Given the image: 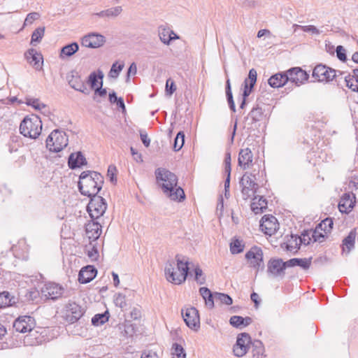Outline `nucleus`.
Instances as JSON below:
<instances>
[{
    "label": "nucleus",
    "mask_w": 358,
    "mask_h": 358,
    "mask_svg": "<svg viewBox=\"0 0 358 358\" xmlns=\"http://www.w3.org/2000/svg\"><path fill=\"white\" fill-rule=\"evenodd\" d=\"M253 155L249 148L241 149L238 154V165L243 169H249L252 164Z\"/></svg>",
    "instance_id": "22"
},
{
    "label": "nucleus",
    "mask_w": 358,
    "mask_h": 358,
    "mask_svg": "<svg viewBox=\"0 0 358 358\" xmlns=\"http://www.w3.org/2000/svg\"><path fill=\"white\" fill-rule=\"evenodd\" d=\"M240 184L242 186V194L245 196L244 199L255 196L258 188L255 182V176L252 174H244L241 179Z\"/></svg>",
    "instance_id": "7"
},
{
    "label": "nucleus",
    "mask_w": 358,
    "mask_h": 358,
    "mask_svg": "<svg viewBox=\"0 0 358 358\" xmlns=\"http://www.w3.org/2000/svg\"><path fill=\"white\" fill-rule=\"evenodd\" d=\"M174 261H169L165 266V275L166 280L175 285H180L187 278L188 271L192 263L189 262V258L182 255H176Z\"/></svg>",
    "instance_id": "2"
},
{
    "label": "nucleus",
    "mask_w": 358,
    "mask_h": 358,
    "mask_svg": "<svg viewBox=\"0 0 358 358\" xmlns=\"http://www.w3.org/2000/svg\"><path fill=\"white\" fill-rule=\"evenodd\" d=\"M257 71L255 69H251L249 71L248 78L246 79L248 81V84H250L251 87H254V85H255L257 81Z\"/></svg>",
    "instance_id": "56"
},
{
    "label": "nucleus",
    "mask_w": 358,
    "mask_h": 358,
    "mask_svg": "<svg viewBox=\"0 0 358 358\" xmlns=\"http://www.w3.org/2000/svg\"><path fill=\"white\" fill-rule=\"evenodd\" d=\"M214 297L215 300L223 304L231 305L233 302L232 299L226 294L216 292Z\"/></svg>",
    "instance_id": "49"
},
{
    "label": "nucleus",
    "mask_w": 358,
    "mask_h": 358,
    "mask_svg": "<svg viewBox=\"0 0 358 358\" xmlns=\"http://www.w3.org/2000/svg\"><path fill=\"white\" fill-rule=\"evenodd\" d=\"M251 345L252 353L254 358H264L266 357L264 347L261 341L255 340Z\"/></svg>",
    "instance_id": "33"
},
{
    "label": "nucleus",
    "mask_w": 358,
    "mask_h": 358,
    "mask_svg": "<svg viewBox=\"0 0 358 358\" xmlns=\"http://www.w3.org/2000/svg\"><path fill=\"white\" fill-rule=\"evenodd\" d=\"M101 226L97 222L89 223L86 226V234L90 239L96 240L101 235Z\"/></svg>",
    "instance_id": "27"
},
{
    "label": "nucleus",
    "mask_w": 358,
    "mask_h": 358,
    "mask_svg": "<svg viewBox=\"0 0 358 358\" xmlns=\"http://www.w3.org/2000/svg\"><path fill=\"white\" fill-rule=\"evenodd\" d=\"M87 255L92 260H96L98 259V250L94 245H92V244H90V248L87 249Z\"/></svg>",
    "instance_id": "57"
},
{
    "label": "nucleus",
    "mask_w": 358,
    "mask_h": 358,
    "mask_svg": "<svg viewBox=\"0 0 358 358\" xmlns=\"http://www.w3.org/2000/svg\"><path fill=\"white\" fill-rule=\"evenodd\" d=\"M27 62L36 69L41 70L43 64V57L34 49H29L24 54Z\"/></svg>",
    "instance_id": "20"
},
{
    "label": "nucleus",
    "mask_w": 358,
    "mask_h": 358,
    "mask_svg": "<svg viewBox=\"0 0 358 358\" xmlns=\"http://www.w3.org/2000/svg\"><path fill=\"white\" fill-rule=\"evenodd\" d=\"M176 90L174 81L171 78H169L166 83V94L171 96Z\"/></svg>",
    "instance_id": "52"
},
{
    "label": "nucleus",
    "mask_w": 358,
    "mask_h": 358,
    "mask_svg": "<svg viewBox=\"0 0 358 358\" xmlns=\"http://www.w3.org/2000/svg\"><path fill=\"white\" fill-rule=\"evenodd\" d=\"M158 35L160 41L165 45H169L171 41L179 38L178 36H176V37H172L171 30L169 28H166L162 26L159 27Z\"/></svg>",
    "instance_id": "30"
},
{
    "label": "nucleus",
    "mask_w": 358,
    "mask_h": 358,
    "mask_svg": "<svg viewBox=\"0 0 358 358\" xmlns=\"http://www.w3.org/2000/svg\"><path fill=\"white\" fill-rule=\"evenodd\" d=\"M226 96L227 98L229 105L234 103L233 100L229 79H227L226 81Z\"/></svg>",
    "instance_id": "58"
},
{
    "label": "nucleus",
    "mask_w": 358,
    "mask_h": 358,
    "mask_svg": "<svg viewBox=\"0 0 358 358\" xmlns=\"http://www.w3.org/2000/svg\"><path fill=\"white\" fill-rule=\"evenodd\" d=\"M336 55H337V57L341 61L344 62L347 59L346 54H345V50L341 45L337 46V48H336Z\"/></svg>",
    "instance_id": "61"
},
{
    "label": "nucleus",
    "mask_w": 358,
    "mask_h": 358,
    "mask_svg": "<svg viewBox=\"0 0 358 358\" xmlns=\"http://www.w3.org/2000/svg\"><path fill=\"white\" fill-rule=\"evenodd\" d=\"M36 322L34 317L28 315L20 316L13 322V327L20 333H27L33 331Z\"/></svg>",
    "instance_id": "9"
},
{
    "label": "nucleus",
    "mask_w": 358,
    "mask_h": 358,
    "mask_svg": "<svg viewBox=\"0 0 358 358\" xmlns=\"http://www.w3.org/2000/svg\"><path fill=\"white\" fill-rule=\"evenodd\" d=\"M96 269L93 266L83 267L79 272L78 280L82 284H86L92 281L96 276Z\"/></svg>",
    "instance_id": "23"
},
{
    "label": "nucleus",
    "mask_w": 358,
    "mask_h": 358,
    "mask_svg": "<svg viewBox=\"0 0 358 358\" xmlns=\"http://www.w3.org/2000/svg\"><path fill=\"white\" fill-rule=\"evenodd\" d=\"M155 176L157 184L170 199L180 201L185 199L184 191L177 185L178 178L173 173L164 168H158L155 171Z\"/></svg>",
    "instance_id": "1"
},
{
    "label": "nucleus",
    "mask_w": 358,
    "mask_h": 358,
    "mask_svg": "<svg viewBox=\"0 0 358 358\" xmlns=\"http://www.w3.org/2000/svg\"><path fill=\"white\" fill-rule=\"evenodd\" d=\"M301 242V240L299 237L291 235L290 237L287 238V241L281 245V248L288 252L295 253L299 248Z\"/></svg>",
    "instance_id": "24"
},
{
    "label": "nucleus",
    "mask_w": 358,
    "mask_h": 358,
    "mask_svg": "<svg viewBox=\"0 0 358 358\" xmlns=\"http://www.w3.org/2000/svg\"><path fill=\"white\" fill-rule=\"evenodd\" d=\"M311 258H293L286 262L287 267L299 266L303 269H308L311 265Z\"/></svg>",
    "instance_id": "32"
},
{
    "label": "nucleus",
    "mask_w": 358,
    "mask_h": 358,
    "mask_svg": "<svg viewBox=\"0 0 358 358\" xmlns=\"http://www.w3.org/2000/svg\"><path fill=\"white\" fill-rule=\"evenodd\" d=\"M104 36L97 34H90L82 39V45L87 48H96L104 43Z\"/></svg>",
    "instance_id": "17"
},
{
    "label": "nucleus",
    "mask_w": 358,
    "mask_h": 358,
    "mask_svg": "<svg viewBox=\"0 0 358 358\" xmlns=\"http://www.w3.org/2000/svg\"><path fill=\"white\" fill-rule=\"evenodd\" d=\"M355 203V196L353 194L345 193L343 195L338 203V208L341 213H348L351 211Z\"/></svg>",
    "instance_id": "21"
},
{
    "label": "nucleus",
    "mask_w": 358,
    "mask_h": 358,
    "mask_svg": "<svg viewBox=\"0 0 358 358\" xmlns=\"http://www.w3.org/2000/svg\"><path fill=\"white\" fill-rule=\"evenodd\" d=\"M333 220L331 218H326L322 220L317 227L323 231L325 234L330 233L333 227Z\"/></svg>",
    "instance_id": "42"
},
{
    "label": "nucleus",
    "mask_w": 358,
    "mask_h": 358,
    "mask_svg": "<svg viewBox=\"0 0 358 358\" xmlns=\"http://www.w3.org/2000/svg\"><path fill=\"white\" fill-rule=\"evenodd\" d=\"M15 303V299L10 296L9 292H3L0 293V308L12 306Z\"/></svg>",
    "instance_id": "39"
},
{
    "label": "nucleus",
    "mask_w": 358,
    "mask_h": 358,
    "mask_svg": "<svg viewBox=\"0 0 358 358\" xmlns=\"http://www.w3.org/2000/svg\"><path fill=\"white\" fill-rule=\"evenodd\" d=\"M231 154L227 152L224 159V172L225 173L231 174Z\"/></svg>",
    "instance_id": "60"
},
{
    "label": "nucleus",
    "mask_w": 358,
    "mask_h": 358,
    "mask_svg": "<svg viewBox=\"0 0 358 358\" xmlns=\"http://www.w3.org/2000/svg\"><path fill=\"white\" fill-rule=\"evenodd\" d=\"M25 103L28 106H32L35 110L41 111L43 113L48 112V106L45 103L41 102L38 99L26 98Z\"/></svg>",
    "instance_id": "36"
},
{
    "label": "nucleus",
    "mask_w": 358,
    "mask_h": 358,
    "mask_svg": "<svg viewBox=\"0 0 358 358\" xmlns=\"http://www.w3.org/2000/svg\"><path fill=\"white\" fill-rule=\"evenodd\" d=\"M114 303L117 307L122 309L126 308L127 302L125 296L121 293L115 294L114 296Z\"/></svg>",
    "instance_id": "50"
},
{
    "label": "nucleus",
    "mask_w": 358,
    "mask_h": 358,
    "mask_svg": "<svg viewBox=\"0 0 358 358\" xmlns=\"http://www.w3.org/2000/svg\"><path fill=\"white\" fill-rule=\"evenodd\" d=\"M44 27H38L35 29L31 35V43L35 45V43L40 42L44 35Z\"/></svg>",
    "instance_id": "46"
},
{
    "label": "nucleus",
    "mask_w": 358,
    "mask_h": 358,
    "mask_svg": "<svg viewBox=\"0 0 358 358\" xmlns=\"http://www.w3.org/2000/svg\"><path fill=\"white\" fill-rule=\"evenodd\" d=\"M107 208L105 200L101 196H94L91 198L87 205V211L93 220L102 216Z\"/></svg>",
    "instance_id": "6"
},
{
    "label": "nucleus",
    "mask_w": 358,
    "mask_h": 358,
    "mask_svg": "<svg viewBox=\"0 0 358 358\" xmlns=\"http://www.w3.org/2000/svg\"><path fill=\"white\" fill-rule=\"evenodd\" d=\"M272 87H280L288 82L287 72L278 73L272 76L268 80Z\"/></svg>",
    "instance_id": "25"
},
{
    "label": "nucleus",
    "mask_w": 358,
    "mask_h": 358,
    "mask_svg": "<svg viewBox=\"0 0 358 358\" xmlns=\"http://www.w3.org/2000/svg\"><path fill=\"white\" fill-rule=\"evenodd\" d=\"M194 275H195V280L199 285H203L206 282V277L203 273L202 269L196 266L194 269Z\"/></svg>",
    "instance_id": "51"
},
{
    "label": "nucleus",
    "mask_w": 358,
    "mask_h": 358,
    "mask_svg": "<svg viewBox=\"0 0 358 358\" xmlns=\"http://www.w3.org/2000/svg\"><path fill=\"white\" fill-rule=\"evenodd\" d=\"M63 294V288L58 284L49 282L41 289L42 296L47 299H57Z\"/></svg>",
    "instance_id": "14"
},
{
    "label": "nucleus",
    "mask_w": 358,
    "mask_h": 358,
    "mask_svg": "<svg viewBox=\"0 0 358 358\" xmlns=\"http://www.w3.org/2000/svg\"><path fill=\"white\" fill-rule=\"evenodd\" d=\"M42 122L39 117L31 115L24 118L20 125V133L25 137L36 139L41 134Z\"/></svg>",
    "instance_id": "4"
},
{
    "label": "nucleus",
    "mask_w": 358,
    "mask_h": 358,
    "mask_svg": "<svg viewBox=\"0 0 358 358\" xmlns=\"http://www.w3.org/2000/svg\"><path fill=\"white\" fill-rule=\"evenodd\" d=\"M103 182V176L95 171H83L80 176L78 187L83 195L88 197L96 196Z\"/></svg>",
    "instance_id": "3"
},
{
    "label": "nucleus",
    "mask_w": 358,
    "mask_h": 358,
    "mask_svg": "<svg viewBox=\"0 0 358 358\" xmlns=\"http://www.w3.org/2000/svg\"><path fill=\"white\" fill-rule=\"evenodd\" d=\"M260 228L268 236L274 234L278 229L277 219L273 215H264L261 220Z\"/></svg>",
    "instance_id": "15"
},
{
    "label": "nucleus",
    "mask_w": 358,
    "mask_h": 358,
    "mask_svg": "<svg viewBox=\"0 0 358 358\" xmlns=\"http://www.w3.org/2000/svg\"><path fill=\"white\" fill-rule=\"evenodd\" d=\"M300 29H301L305 32L311 33L313 35H320L322 31H320L314 25H306V26H299Z\"/></svg>",
    "instance_id": "53"
},
{
    "label": "nucleus",
    "mask_w": 358,
    "mask_h": 358,
    "mask_svg": "<svg viewBox=\"0 0 358 358\" xmlns=\"http://www.w3.org/2000/svg\"><path fill=\"white\" fill-rule=\"evenodd\" d=\"M312 76L319 82H329L336 77V71L326 65L318 64L314 68Z\"/></svg>",
    "instance_id": "8"
},
{
    "label": "nucleus",
    "mask_w": 358,
    "mask_h": 358,
    "mask_svg": "<svg viewBox=\"0 0 358 358\" xmlns=\"http://www.w3.org/2000/svg\"><path fill=\"white\" fill-rule=\"evenodd\" d=\"M86 163V159L80 152L71 154L68 162L69 167L72 169L80 167Z\"/></svg>",
    "instance_id": "26"
},
{
    "label": "nucleus",
    "mask_w": 358,
    "mask_h": 358,
    "mask_svg": "<svg viewBox=\"0 0 358 358\" xmlns=\"http://www.w3.org/2000/svg\"><path fill=\"white\" fill-rule=\"evenodd\" d=\"M122 12V8L120 6L112 7L106 10H101L95 15L101 18H115L119 16Z\"/></svg>",
    "instance_id": "29"
},
{
    "label": "nucleus",
    "mask_w": 358,
    "mask_h": 358,
    "mask_svg": "<svg viewBox=\"0 0 358 358\" xmlns=\"http://www.w3.org/2000/svg\"><path fill=\"white\" fill-rule=\"evenodd\" d=\"M245 258L250 266L257 269V271L264 268L263 252L261 248L258 247L252 248L246 252Z\"/></svg>",
    "instance_id": "11"
},
{
    "label": "nucleus",
    "mask_w": 358,
    "mask_h": 358,
    "mask_svg": "<svg viewBox=\"0 0 358 358\" xmlns=\"http://www.w3.org/2000/svg\"><path fill=\"white\" fill-rule=\"evenodd\" d=\"M108 320V313L106 311L103 314H96L92 319V323L94 326H99Z\"/></svg>",
    "instance_id": "41"
},
{
    "label": "nucleus",
    "mask_w": 358,
    "mask_h": 358,
    "mask_svg": "<svg viewBox=\"0 0 358 358\" xmlns=\"http://www.w3.org/2000/svg\"><path fill=\"white\" fill-rule=\"evenodd\" d=\"M245 245L239 239H234L230 243V251L232 254H238L243 251Z\"/></svg>",
    "instance_id": "40"
},
{
    "label": "nucleus",
    "mask_w": 358,
    "mask_h": 358,
    "mask_svg": "<svg viewBox=\"0 0 358 358\" xmlns=\"http://www.w3.org/2000/svg\"><path fill=\"white\" fill-rule=\"evenodd\" d=\"M83 315L81 307L76 303H71L66 306L65 317L69 323H74Z\"/></svg>",
    "instance_id": "16"
},
{
    "label": "nucleus",
    "mask_w": 358,
    "mask_h": 358,
    "mask_svg": "<svg viewBox=\"0 0 358 358\" xmlns=\"http://www.w3.org/2000/svg\"><path fill=\"white\" fill-rule=\"evenodd\" d=\"M38 333L36 331H31L24 338V343L25 345L34 346L38 345L41 343L42 339L37 336Z\"/></svg>",
    "instance_id": "37"
},
{
    "label": "nucleus",
    "mask_w": 358,
    "mask_h": 358,
    "mask_svg": "<svg viewBox=\"0 0 358 358\" xmlns=\"http://www.w3.org/2000/svg\"><path fill=\"white\" fill-rule=\"evenodd\" d=\"M251 343V338L248 334L241 333L238 334L236 343L233 348L234 355L238 357L244 356L247 353L249 345Z\"/></svg>",
    "instance_id": "12"
},
{
    "label": "nucleus",
    "mask_w": 358,
    "mask_h": 358,
    "mask_svg": "<svg viewBox=\"0 0 358 358\" xmlns=\"http://www.w3.org/2000/svg\"><path fill=\"white\" fill-rule=\"evenodd\" d=\"M39 17L38 13H29L24 20V25L27 26L33 23V22Z\"/></svg>",
    "instance_id": "59"
},
{
    "label": "nucleus",
    "mask_w": 358,
    "mask_h": 358,
    "mask_svg": "<svg viewBox=\"0 0 358 358\" xmlns=\"http://www.w3.org/2000/svg\"><path fill=\"white\" fill-rule=\"evenodd\" d=\"M140 136H141V141L143 143V145L146 148H148L150 144V139L148 138L147 133L144 131H141Z\"/></svg>",
    "instance_id": "63"
},
{
    "label": "nucleus",
    "mask_w": 358,
    "mask_h": 358,
    "mask_svg": "<svg viewBox=\"0 0 358 358\" xmlns=\"http://www.w3.org/2000/svg\"><path fill=\"white\" fill-rule=\"evenodd\" d=\"M184 143L185 134L183 131H179L174 140L173 149L175 150V151L180 150L182 148Z\"/></svg>",
    "instance_id": "45"
},
{
    "label": "nucleus",
    "mask_w": 358,
    "mask_h": 358,
    "mask_svg": "<svg viewBox=\"0 0 358 358\" xmlns=\"http://www.w3.org/2000/svg\"><path fill=\"white\" fill-rule=\"evenodd\" d=\"M252 88H253V87H251V85H250V84H248V80H245L244 90H243V98L245 99L246 97H248L250 95V94L252 92Z\"/></svg>",
    "instance_id": "64"
},
{
    "label": "nucleus",
    "mask_w": 358,
    "mask_h": 358,
    "mask_svg": "<svg viewBox=\"0 0 358 358\" xmlns=\"http://www.w3.org/2000/svg\"><path fill=\"white\" fill-rule=\"evenodd\" d=\"M327 236V234H325L323 231L320 230L317 227L313 231L312 234V238L315 242L322 243L324 241L326 237Z\"/></svg>",
    "instance_id": "48"
},
{
    "label": "nucleus",
    "mask_w": 358,
    "mask_h": 358,
    "mask_svg": "<svg viewBox=\"0 0 358 358\" xmlns=\"http://www.w3.org/2000/svg\"><path fill=\"white\" fill-rule=\"evenodd\" d=\"M78 49L79 47L77 43H72L71 44L66 45L61 49L59 57L64 59L66 57H71L75 54L78 50Z\"/></svg>",
    "instance_id": "34"
},
{
    "label": "nucleus",
    "mask_w": 358,
    "mask_h": 358,
    "mask_svg": "<svg viewBox=\"0 0 358 358\" xmlns=\"http://www.w3.org/2000/svg\"><path fill=\"white\" fill-rule=\"evenodd\" d=\"M69 84L74 90L81 92L85 94H89V90L85 85L84 81L81 79L78 73L76 71H72L71 75L68 78Z\"/></svg>",
    "instance_id": "19"
},
{
    "label": "nucleus",
    "mask_w": 358,
    "mask_h": 358,
    "mask_svg": "<svg viewBox=\"0 0 358 358\" xmlns=\"http://www.w3.org/2000/svg\"><path fill=\"white\" fill-rule=\"evenodd\" d=\"M103 78V74L101 71H99L98 76L95 72H93L90 73V75L88 77V83L90 85L92 89H96L98 83V78L102 80Z\"/></svg>",
    "instance_id": "43"
},
{
    "label": "nucleus",
    "mask_w": 358,
    "mask_h": 358,
    "mask_svg": "<svg viewBox=\"0 0 358 358\" xmlns=\"http://www.w3.org/2000/svg\"><path fill=\"white\" fill-rule=\"evenodd\" d=\"M117 62H115L111 66V69L109 71V76L110 78H117L124 66V62H122L118 66H117Z\"/></svg>",
    "instance_id": "47"
},
{
    "label": "nucleus",
    "mask_w": 358,
    "mask_h": 358,
    "mask_svg": "<svg viewBox=\"0 0 358 358\" xmlns=\"http://www.w3.org/2000/svg\"><path fill=\"white\" fill-rule=\"evenodd\" d=\"M345 82L348 88L352 90L353 92H358V85L353 84V76H351V75L345 76Z\"/></svg>",
    "instance_id": "55"
},
{
    "label": "nucleus",
    "mask_w": 358,
    "mask_h": 358,
    "mask_svg": "<svg viewBox=\"0 0 358 358\" xmlns=\"http://www.w3.org/2000/svg\"><path fill=\"white\" fill-rule=\"evenodd\" d=\"M172 350L173 358H186L185 350L180 345L174 343Z\"/></svg>",
    "instance_id": "44"
},
{
    "label": "nucleus",
    "mask_w": 358,
    "mask_h": 358,
    "mask_svg": "<svg viewBox=\"0 0 358 358\" xmlns=\"http://www.w3.org/2000/svg\"><path fill=\"white\" fill-rule=\"evenodd\" d=\"M355 240V233L351 231L349 235L344 238L343 241V250L345 251V248L347 249V253H349L352 248H354Z\"/></svg>",
    "instance_id": "38"
},
{
    "label": "nucleus",
    "mask_w": 358,
    "mask_h": 358,
    "mask_svg": "<svg viewBox=\"0 0 358 358\" xmlns=\"http://www.w3.org/2000/svg\"><path fill=\"white\" fill-rule=\"evenodd\" d=\"M286 72L288 81L298 87L305 83L309 78L308 73L300 67L291 68Z\"/></svg>",
    "instance_id": "13"
},
{
    "label": "nucleus",
    "mask_w": 358,
    "mask_h": 358,
    "mask_svg": "<svg viewBox=\"0 0 358 358\" xmlns=\"http://www.w3.org/2000/svg\"><path fill=\"white\" fill-rule=\"evenodd\" d=\"M68 145L66 134L58 129L52 131L46 139V147L53 152H59Z\"/></svg>",
    "instance_id": "5"
},
{
    "label": "nucleus",
    "mask_w": 358,
    "mask_h": 358,
    "mask_svg": "<svg viewBox=\"0 0 358 358\" xmlns=\"http://www.w3.org/2000/svg\"><path fill=\"white\" fill-rule=\"evenodd\" d=\"M183 320L188 327L197 330L200 327L199 311L194 307L186 308L182 310Z\"/></svg>",
    "instance_id": "10"
},
{
    "label": "nucleus",
    "mask_w": 358,
    "mask_h": 358,
    "mask_svg": "<svg viewBox=\"0 0 358 358\" xmlns=\"http://www.w3.org/2000/svg\"><path fill=\"white\" fill-rule=\"evenodd\" d=\"M117 169L113 165H110L107 171V176L110 178V181L113 183H115L117 178L115 177Z\"/></svg>",
    "instance_id": "54"
},
{
    "label": "nucleus",
    "mask_w": 358,
    "mask_h": 358,
    "mask_svg": "<svg viewBox=\"0 0 358 358\" xmlns=\"http://www.w3.org/2000/svg\"><path fill=\"white\" fill-rule=\"evenodd\" d=\"M252 320L250 317H243L241 316L238 315H234L231 317L229 320L230 324L238 329H242L243 327L248 326L252 323Z\"/></svg>",
    "instance_id": "28"
},
{
    "label": "nucleus",
    "mask_w": 358,
    "mask_h": 358,
    "mask_svg": "<svg viewBox=\"0 0 358 358\" xmlns=\"http://www.w3.org/2000/svg\"><path fill=\"white\" fill-rule=\"evenodd\" d=\"M262 114V109L259 108H255L250 112V116L255 121H258Z\"/></svg>",
    "instance_id": "62"
},
{
    "label": "nucleus",
    "mask_w": 358,
    "mask_h": 358,
    "mask_svg": "<svg viewBox=\"0 0 358 358\" xmlns=\"http://www.w3.org/2000/svg\"><path fill=\"white\" fill-rule=\"evenodd\" d=\"M199 293L201 296L203 297L206 306L209 308H213L214 307L215 297L213 296L210 289L207 287H201L199 289Z\"/></svg>",
    "instance_id": "35"
},
{
    "label": "nucleus",
    "mask_w": 358,
    "mask_h": 358,
    "mask_svg": "<svg viewBox=\"0 0 358 358\" xmlns=\"http://www.w3.org/2000/svg\"><path fill=\"white\" fill-rule=\"evenodd\" d=\"M287 267L286 262L281 259H271L268 263V273L273 276L281 275L284 274V270Z\"/></svg>",
    "instance_id": "18"
},
{
    "label": "nucleus",
    "mask_w": 358,
    "mask_h": 358,
    "mask_svg": "<svg viewBox=\"0 0 358 358\" xmlns=\"http://www.w3.org/2000/svg\"><path fill=\"white\" fill-rule=\"evenodd\" d=\"M252 203L251 204V208L256 214L259 213L266 209L267 207V202L265 199L262 196H252Z\"/></svg>",
    "instance_id": "31"
}]
</instances>
